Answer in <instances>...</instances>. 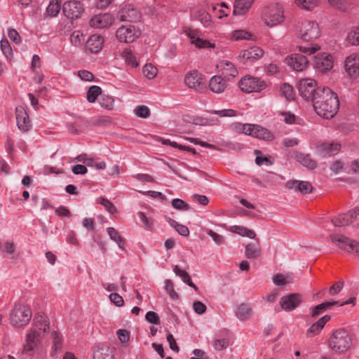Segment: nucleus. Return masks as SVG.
<instances>
[{"label": "nucleus", "instance_id": "obj_1", "mask_svg": "<svg viewBox=\"0 0 359 359\" xmlns=\"http://www.w3.org/2000/svg\"><path fill=\"white\" fill-rule=\"evenodd\" d=\"M312 103L317 114L326 119L334 117L339 107V101L337 94L326 87L318 89Z\"/></svg>", "mask_w": 359, "mask_h": 359}, {"label": "nucleus", "instance_id": "obj_2", "mask_svg": "<svg viewBox=\"0 0 359 359\" xmlns=\"http://www.w3.org/2000/svg\"><path fill=\"white\" fill-rule=\"evenodd\" d=\"M328 346L336 353H345L352 346L351 337L344 329L337 330L330 337Z\"/></svg>", "mask_w": 359, "mask_h": 359}, {"label": "nucleus", "instance_id": "obj_3", "mask_svg": "<svg viewBox=\"0 0 359 359\" xmlns=\"http://www.w3.org/2000/svg\"><path fill=\"white\" fill-rule=\"evenodd\" d=\"M32 317V312L29 306L16 303L9 314L11 325L17 328L27 325Z\"/></svg>", "mask_w": 359, "mask_h": 359}, {"label": "nucleus", "instance_id": "obj_4", "mask_svg": "<svg viewBox=\"0 0 359 359\" xmlns=\"http://www.w3.org/2000/svg\"><path fill=\"white\" fill-rule=\"evenodd\" d=\"M262 20L268 27H274L285 20L284 8L278 3L264 7L262 11Z\"/></svg>", "mask_w": 359, "mask_h": 359}, {"label": "nucleus", "instance_id": "obj_5", "mask_svg": "<svg viewBox=\"0 0 359 359\" xmlns=\"http://www.w3.org/2000/svg\"><path fill=\"white\" fill-rule=\"evenodd\" d=\"M295 32L298 38L304 41L316 39L320 35L318 24L316 21L306 19L297 22Z\"/></svg>", "mask_w": 359, "mask_h": 359}, {"label": "nucleus", "instance_id": "obj_6", "mask_svg": "<svg viewBox=\"0 0 359 359\" xmlns=\"http://www.w3.org/2000/svg\"><path fill=\"white\" fill-rule=\"evenodd\" d=\"M142 30L139 27L133 25H124L118 27L116 32V36L121 43H131L140 37Z\"/></svg>", "mask_w": 359, "mask_h": 359}, {"label": "nucleus", "instance_id": "obj_7", "mask_svg": "<svg viewBox=\"0 0 359 359\" xmlns=\"http://www.w3.org/2000/svg\"><path fill=\"white\" fill-rule=\"evenodd\" d=\"M316 86L317 83L314 79L309 78L302 79L299 81L297 88L299 95L302 97L313 102L318 92V89L321 88L320 87L317 88Z\"/></svg>", "mask_w": 359, "mask_h": 359}, {"label": "nucleus", "instance_id": "obj_8", "mask_svg": "<svg viewBox=\"0 0 359 359\" xmlns=\"http://www.w3.org/2000/svg\"><path fill=\"white\" fill-rule=\"evenodd\" d=\"M240 89L246 93H259L266 88L265 81L253 76H245L239 83Z\"/></svg>", "mask_w": 359, "mask_h": 359}, {"label": "nucleus", "instance_id": "obj_9", "mask_svg": "<svg viewBox=\"0 0 359 359\" xmlns=\"http://www.w3.org/2000/svg\"><path fill=\"white\" fill-rule=\"evenodd\" d=\"M43 338L36 331L29 329L25 335L22 349L23 353L31 355L32 351L39 349L41 347Z\"/></svg>", "mask_w": 359, "mask_h": 359}, {"label": "nucleus", "instance_id": "obj_10", "mask_svg": "<svg viewBox=\"0 0 359 359\" xmlns=\"http://www.w3.org/2000/svg\"><path fill=\"white\" fill-rule=\"evenodd\" d=\"M344 67L348 76L353 79L359 78V53H352L347 55L344 62Z\"/></svg>", "mask_w": 359, "mask_h": 359}, {"label": "nucleus", "instance_id": "obj_11", "mask_svg": "<svg viewBox=\"0 0 359 359\" xmlns=\"http://www.w3.org/2000/svg\"><path fill=\"white\" fill-rule=\"evenodd\" d=\"M334 66V58L327 53H320L314 57L313 67L318 72L325 73L330 71Z\"/></svg>", "mask_w": 359, "mask_h": 359}, {"label": "nucleus", "instance_id": "obj_12", "mask_svg": "<svg viewBox=\"0 0 359 359\" xmlns=\"http://www.w3.org/2000/svg\"><path fill=\"white\" fill-rule=\"evenodd\" d=\"M285 62L291 69L297 72L304 71L309 65V60L306 57L298 53L287 55L285 58Z\"/></svg>", "mask_w": 359, "mask_h": 359}, {"label": "nucleus", "instance_id": "obj_13", "mask_svg": "<svg viewBox=\"0 0 359 359\" xmlns=\"http://www.w3.org/2000/svg\"><path fill=\"white\" fill-rule=\"evenodd\" d=\"M114 16L109 13L94 15L89 22L90 27L96 29H107L115 22Z\"/></svg>", "mask_w": 359, "mask_h": 359}, {"label": "nucleus", "instance_id": "obj_14", "mask_svg": "<svg viewBox=\"0 0 359 359\" xmlns=\"http://www.w3.org/2000/svg\"><path fill=\"white\" fill-rule=\"evenodd\" d=\"M302 302V297L300 294L292 293L282 297L279 304L283 310L290 311L296 309Z\"/></svg>", "mask_w": 359, "mask_h": 359}, {"label": "nucleus", "instance_id": "obj_15", "mask_svg": "<svg viewBox=\"0 0 359 359\" xmlns=\"http://www.w3.org/2000/svg\"><path fill=\"white\" fill-rule=\"evenodd\" d=\"M264 51L258 46H252L243 50L239 53V58L243 63L252 62L263 56Z\"/></svg>", "mask_w": 359, "mask_h": 359}, {"label": "nucleus", "instance_id": "obj_16", "mask_svg": "<svg viewBox=\"0 0 359 359\" xmlns=\"http://www.w3.org/2000/svg\"><path fill=\"white\" fill-rule=\"evenodd\" d=\"M62 11L65 16L74 19L80 17L83 11V8L79 1H69L63 4Z\"/></svg>", "mask_w": 359, "mask_h": 359}, {"label": "nucleus", "instance_id": "obj_17", "mask_svg": "<svg viewBox=\"0 0 359 359\" xmlns=\"http://www.w3.org/2000/svg\"><path fill=\"white\" fill-rule=\"evenodd\" d=\"M359 215V208H355L346 213L339 215L332 219L335 226H345L354 222Z\"/></svg>", "mask_w": 359, "mask_h": 359}, {"label": "nucleus", "instance_id": "obj_18", "mask_svg": "<svg viewBox=\"0 0 359 359\" xmlns=\"http://www.w3.org/2000/svg\"><path fill=\"white\" fill-rule=\"evenodd\" d=\"M184 81L189 88L196 90H200L203 88L202 75L196 70L188 72L184 76Z\"/></svg>", "mask_w": 359, "mask_h": 359}, {"label": "nucleus", "instance_id": "obj_19", "mask_svg": "<svg viewBox=\"0 0 359 359\" xmlns=\"http://www.w3.org/2000/svg\"><path fill=\"white\" fill-rule=\"evenodd\" d=\"M31 330H34L37 334L44 337L49 332V320L46 316L39 315L34 317Z\"/></svg>", "mask_w": 359, "mask_h": 359}, {"label": "nucleus", "instance_id": "obj_20", "mask_svg": "<svg viewBox=\"0 0 359 359\" xmlns=\"http://www.w3.org/2000/svg\"><path fill=\"white\" fill-rule=\"evenodd\" d=\"M118 18L121 21H137L141 18L140 12L132 5H126L118 11Z\"/></svg>", "mask_w": 359, "mask_h": 359}, {"label": "nucleus", "instance_id": "obj_21", "mask_svg": "<svg viewBox=\"0 0 359 359\" xmlns=\"http://www.w3.org/2000/svg\"><path fill=\"white\" fill-rule=\"evenodd\" d=\"M15 115L17 126L19 130L22 132H27L31 126V122L29 116L22 107H17L15 108Z\"/></svg>", "mask_w": 359, "mask_h": 359}, {"label": "nucleus", "instance_id": "obj_22", "mask_svg": "<svg viewBox=\"0 0 359 359\" xmlns=\"http://www.w3.org/2000/svg\"><path fill=\"white\" fill-rule=\"evenodd\" d=\"M332 242L340 249L349 253H353L354 250V242L346 236L341 234L332 235Z\"/></svg>", "mask_w": 359, "mask_h": 359}, {"label": "nucleus", "instance_id": "obj_23", "mask_svg": "<svg viewBox=\"0 0 359 359\" xmlns=\"http://www.w3.org/2000/svg\"><path fill=\"white\" fill-rule=\"evenodd\" d=\"M286 187L288 189L294 190L302 194H307L312 191L313 187L311 184L307 181H299L291 180L286 182Z\"/></svg>", "mask_w": 359, "mask_h": 359}, {"label": "nucleus", "instance_id": "obj_24", "mask_svg": "<svg viewBox=\"0 0 359 359\" xmlns=\"http://www.w3.org/2000/svg\"><path fill=\"white\" fill-rule=\"evenodd\" d=\"M341 149V145L336 142H324L317 147L318 152L323 156L335 155Z\"/></svg>", "mask_w": 359, "mask_h": 359}, {"label": "nucleus", "instance_id": "obj_25", "mask_svg": "<svg viewBox=\"0 0 359 359\" xmlns=\"http://www.w3.org/2000/svg\"><path fill=\"white\" fill-rule=\"evenodd\" d=\"M104 38L98 34L90 36L86 43V48L93 53H99L103 47Z\"/></svg>", "mask_w": 359, "mask_h": 359}, {"label": "nucleus", "instance_id": "obj_26", "mask_svg": "<svg viewBox=\"0 0 359 359\" xmlns=\"http://www.w3.org/2000/svg\"><path fill=\"white\" fill-rule=\"evenodd\" d=\"M223 75L227 79L235 78L238 75V71L235 65L230 61L223 60L217 65Z\"/></svg>", "mask_w": 359, "mask_h": 359}, {"label": "nucleus", "instance_id": "obj_27", "mask_svg": "<svg viewBox=\"0 0 359 359\" xmlns=\"http://www.w3.org/2000/svg\"><path fill=\"white\" fill-rule=\"evenodd\" d=\"M330 316L325 315L314 323L306 331L308 337H313L318 335L325 327V324L330 321Z\"/></svg>", "mask_w": 359, "mask_h": 359}, {"label": "nucleus", "instance_id": "obj_28", "mask_svg": "<svg viewBox=\"0 0 359 359\" xmlns=\"http://www.w3.org/2000/svg\"><path fill=\"white\" fill-rule=\"evenodd\" d=\"M210 90L214 93H222L226 88L225 80L220 76H213L209 81Z\"/></svg>", "mask_w": 359, "mask_h": 359}, {"label": "nucleus", "instance_id": "obj_29", "mask_svg": "<svg viewBox=\"0 0 359 359\" xmlns=\"http://www.w3.org/2000/svg\"><path fill=\"white\" fill-rule=\"evenodd\" d=\"M255 0H236L234 3L233 14L243 15L250 9Z\"/></svg>", "mask_w": 359, "mask_h": 359}, {"label": "nucleus", "instance_id": "obj_30", "mask_svg": "<svg viewBox=\"0 0 359 359\" xmlns=\"http://www.w3.org/2000/svg\"><path fill=\"white\" fill-rule=\"evenodd\" d=\"M295 159L302 165L309 169L313 170L316 168L317 163L315 160L311 158L309 154H304L303 153H297L295 155Z\"/></svg>", "mask_w": 359, "mask_h": 359}, {"label": "nucleus", "instance_id": "obj_31", "mask_svg": "<svg viewBox=\"0 0 359 359\" xmlns=\"http://www.w3.org/2000/svg\"><path fill=\"white\" fill-rule=\"evenodd\" d=\"M121 57L125 60V62L133 68H136L139 66L135 54L130 48H125L121 53Z\"/></svg>", "mask_w": 359, "mask_h": 359}, {"label": "nucleus", "instance_id": "obj_32", "mask_svg": "<svg viewBox=\"0 0 359 359\" xmlns=\"http://www.w3.org/2000/svg\"><path fill=\"white\" fill-rule=\"evenodd\" d=\"M295 5L303 10L313 11L320 5L319 0H294Z\"/></svg>", "mask_w": 359, "mask_h": 359}, {"label": "nucleus", "instance_id": "obj_33", "mask_svg": "<svg viewBox=\"0 0 359 359\" xmlns=\"http://www.w3.org/2000/svg\"><path fill=\"white\" fill-rule=\"evenodd\" d=\"M257 243H259L257 241ZM261 255V249L259 243H249L245 246V255L248 259H256Z\"/></svg>", "mask_w": 359, "mask_h": 359}, {"label": "nucleus", "instance_id": "obj_34", "mask_svg": "<svg viewBox=\"0 0 359 359\" xmlns=\"http://www.w3.org/2000/svg\"><path fill=\"white\" fill-rule=\"evenodd\" d=\"M107 232L109 238L116 243L119 248L124 250L125 239L119 234L118 231L113 227H108L107 228Z\"/></svg>", "mask_w": 359, "mask_h": 359}, {"label": "nucleus", "instance_id": "obj_35", "mask_svg": "<svg viewBox=\"0 0 359 359\" xmlns=\"http://www.w3.org/2000/svg\"><path fill=\"white\" fill-rule=\"evenodd\" d=\"M173 271L175 273L180 276L182 280L187 283L189 286L193 287L195 291L198 290V287L196 285L192 282L189 275L184 271L181 269L178 266H175L174 267Z\"/></svg>", "mask_w": 359, "mask_h": 359}, {"label": "nucleus", "instance_id": "obj_36", "mask_svg": "<svg viewBox=\"0 0 359 359\" xmlns=\"http://www.w3.org/2000/svg\"><path fill=\"white\" fill-rule=\"evenodd\" d=\"M229 230L235 233L241 235L242 236L248 237L250 238H255L256 236L255 233L246 227L238 225H233L230 226Z\"/></svg>", "mask_w": 359, "mask_h": 359}, {"label": "nucleus", "instance_id": "obj_37", "mask_svg": "<svg viewBox=\"0 0 359 359\" xmlns=\"http://www.w3.org/2000/svg\"><path fill=\"white\" fill-rule=\"evenodd\" d=\"M255 130V137L266 141H271L274 138V136L271 131L259 125H256Z\"/></svg>", "mask_w": 359, "mask_h": 359}, {"label": "nucleus", "instance_id": "obj_38", "mask_svg": "<svg viewBox=\"0 0 359 359\" xmlns=\"http://www.w3.org/2000/svg\"><path fill=\"white\" fill-rule=\"evenodd\" d=\"M236 315L241 320H245L251 316V309L247 304H241L236 312Z\"/></svg>", "mask_w": 359, "mask_h": 359}, {"label": "nucleus", "instance_id": "obj_39", "mask_svg": "<svg viewBox=\"0 0 359 359\" xmlns=\"http://www.w3.org/2000/svg\"><path fill=\"white\" fill-rule=\"evenodd\" d=\"M196 18L205 27H209L212 25L213 22L211 16L205 11H198L196 15Z\"/></svg>", "mask_w": 359, "mask_h": 359}, {"label": "nucleus", "instance_id": "obj_40", "mask_svg": "<svg viewBox=\"0 0 359 359\" xmlns=\"http://www.w3.org/2000/svg\"><path fill=\"white\" fill-rule=\"evenodd\" d=\"M346 40L352 46L359 45V27H353L348 32Z\"/></svg>", "mask_w": 359, "mask_h": 359}, {"label": "nucleus", "instance_id": "obj_41", "mask_svg": "<svg viewBox=\"0 0 359 359\" xmlns=\"http://www.w3.org/2000/svg\"><path fill=\"white\" fill-rule=\"evenodd\" d=\"M102 94V89L97 86H92L87 92V100L93 103L95 102L99 95Z\"/></svg>", "mask_w": 359, "mask_h": 359}, {"label": "nucleus", "instance_id": "obj_42", "mask_svg": "<svg viewBox=\"0 0 359 359\" xmlns=\"http://www.w3.org/2000/svg\"><path fill=\"white\" fill-rule=\"evenodd\" d=\"M143 74L148 79H154L158 74V69L151 63H147L142 69Z\"/></svg>", "mask_w": 359, "mask_h": 359}, {"label": "nucleus", "instance_id": "obj_43", "mask_svg": "<svg viewBox=\"0 0 359 359\" xmlns=\"http://www.w3.org/2000/svg\"><path fill=\"white\" fill-rule=\"evenodd\" d=\"M85 41V36L79 31H74L70 36L71 43L74 46H81Z\"/></svg>", "mask_w": 359, "mask_h": 359}, {"label": "nucleus", "instance_id": "obj_44", "mask_svg": "<svg viewBox=\"0 0 359 359\" xmlns=\"http://www.w3.org/2000/svg\"><path fill=\"white\" fill-rule=\"evenodd\" d=\"M100 106L107 110H111L114 107V100L108 95H102L99 99Z\"/></svg>", "mask_w": 359, "mask_h": 359}, {"label": "nucleus", "instance_id": "obj_45", "mask_svg": "<svg viewBox=\"0 0 359 359\" xmlns=\"http://www.w3.org/2000/svg\"><path fill=\"white\" fill-rule=\"evenodd\" d=\"M94 359H114V356L109 348H101L95 351Z\"/></svg>", "mask_w": 359, "mask_h": 359}, {"label": "nucleus", "instance_id": "obj_46", "mask_svg": "<svg viewBox=\"0 0 359 359\" xmlns=\"http://www.w3.org/2000/svg\"><path fill=\"white\" fill-rule=\"evenodd\" d=\"M60 8L61 6L59 0H51L47 7L46 11L48 15L55 17L59 13Z\"/></svg>", "mask_w": 359, "mask_h": 359}, {"label": "nucleus", "instance_id": "obj_47", "mask_svg": "<svg viewBox=\"0 0 359 359\" xmlns=\"http://www.w3.org/2000/svg\"><path fill=\"white\" fill-rule=\"evenodd\" d=\"M0 48L8 60H11L13 57V50L10 43L6 39H3L1 40Z\"/></svg>", "mask_w": 359, "mask_h": 359}, {"label": "nucleus", "instance_id": "obj_48", "mask_svg": "<svg viewBox=\"0 0 359 359\" xmlns=\"http://www.w3.org/2000/svg\"><path fill=\"white\" fill-rule=\"evenodd\" d=\"M291 282L292 278L290 276L278 273L273 277V283L278 286H284Z\"/></svg>", "mask_w": 359, "mask_h": 359}, {"label": "nucleus", "instance_id": "obj_49", "mask_svg": "<svg viewBox=\"0 0 359 359\" xmlns=\"http://www.w3.org/2000/svg\"><path fill=\"white\" fill-rule=\"evenodd\" d=\"M298 49L300 52L310 55L320 50V46L318 44H310L306 46H299Z\"/></svg>", "mask_w": 359, "mask_h": 359}, {"label": "nucleus", "instance_id": "obj_50", "mask_svg": "<svg viewBox=\"0 0 359 359\" xmlns=\"http://www.w3.org/2000/svg\"><path fill=\"white\" fill-rule=\"evenodd\" d=\"M280 120L287 124L296 123V116L294 114L289 111H283L280 113Z\"/></svg>", "mask_w": 359, "mask_h": 359}, {"label": "nucleus", "instance_id": "obj_51", "mask_svg": "<svg viewBox=\"0 0 359 359\" xmlns=\"http://www.w3.org/2000/svg\"><path fill=\"white\" fill-rule=\"evenodd\" d=\"M281 91L283 95L287 98L288 100H293L294 97V90L292 86L288 83H284L281 86Z\"/></svg>", "mask_w": 359, "mask_h": 359}, {"label": "nucleus", "instance_id": "obj_52", "mask_svg": "<svg viewBox=\"0 0 359 359\" xmlns=\"http://www.w3.org/2000/svg\"><path fill=\"white\" fill-rule=\"evenodd\" d=\"M97 201H98V203L102 204L106 210H107L109 213L113 214L116 212V207L108 199L103 198V197H100L97 199Z\"/></svg>", "mask_w": 359, "mask_h": 359}, {"label": "nucleus", "instance_id": "obj_53", "mask_svg": "<svg viewBox=\"0 0 359 359\" xmlns=\"http://www.w3.org/2000/svg\"><path fill=\"white\" fill-rule=\"evenodd\" d=\"M134 111L137 116L143 118H146L149 117V116L150 114L149 109L147 106H144V105L137 106L135 109Z\"/></svg>", "mask_w": 359, "mask_h": 359}, {"label": "nucleus", "instance_id": "obj_54", "mask_svg": "<svg viewBox=\"0 0 359 359\" xmlns=\"http://www.w3.org/2000/svg\"><path fill=\"white\" fill-rule=\"evenodd\" d=\"M211 114L219 115L221 117H232L237 115V112L234 109H228L222 110H212Z\"/></svg>", "mask_w": 359, "mask_h": 359}, {"label": "nucleus", "instance_id": "obj_55", "mask_svg": "<svg viewBox=\"0 0 359 359\" xmlns=\"http://www.w3.org/2000/svg\"><path fill=\"white\" fill-rule=\"evenodd\" d=\"M198 48H214L215 44L201 38H199L194 44Z\"/></svg>", "mask_w": 359, "mask_h": 359}, {"label": "nucleus", "instance_id": "obj_56", "mask_svg": "<svg viewBox=\"0 0 359 359\" xmlns=\"http://www.w3.org/2000/svg\"><path fill=\"white\" fill-rule=\"evenodd\" d=\"M138 215L141 222L144 224V228L147 230H151L154 226V221L148 218L142 212H139Z\"/></svg>", "mask_w": 359, "mask_h": 359}, {"label": "nucleus", "instance_id": "obj_57", "mask_svg": "<svg viewBox=\"0 0 359 359\" xmlns=\"http://www.w3.org/2000/svg\"><path fill=\"white\" fill-rule=\"evenodd\" d=\"M172 205L177 210H187L189 207L187 203H186L184 201L180 198H175L172 201Z\"/></svg>", "mask_w": 359, "mask_h": 359}, {"label": "nucleus", "instance_id": "obj_58", "mask_svg": "<svg viewBox=\"0 0 359 359\" xmlns=\"http://www.w3.org/2000/svg\"><path fill=\"white\" fill-rule=\"evenodd\" d=\"M232 36L235 40L249 39L252 34L245 30H236L233 33Z\"/></svg>", "mask_w": 359, "mask_h": 359}, {"label": "nucleus", "instance_id": "obj_59", "mask_svg": "<svg viewBox=\"0 0 359 359\" xmlns=\"http://www.w3.org/2000/svg\"><path fill=\"white\" fill-rule=\"evenodd\" d=\"M8 36L9 39L16 44H19L21 42V37L19 33L13 28L8 29Z\"/></svg>", "mask_w": 359, "mask_h": 359}, {"label": "nucleus", "instance_id": "obj_60", "mask_svg": "<svg viewBox=\"0 0 359 359\" xmlns=\"http://www.w3.org/2000/svg\"><path fill=\"white\" fill-rule=\"evenodd\" d=\"M213 347L217 351H221L224 348H227L229 346V341L226 339H215L212 343Z\"/></svg>", "mask_w": 359, "mask_h": 359}, {"label": "nucleus", "instance_id": "obj_61", "mask_svg": "<svg viewBox=\"0 0 359 359\" xmlns=\"http://www.w3.org/2000/svg\"><path fill=\"white\" fill-rule=\"evenodd\" d=\"M255 127H256L255 124L246 123V124H243L242 126L241 130H242L243 133H245V135L255 137V130H256Z\"/></svg>", "mask_w": 359, "mask_h": 359}, {"label": "nucleus", "instance_id": "obj_62", "mask_svg": "<svg viewBox=\"0 0 359 359\" xmlns=\"http://www.w3.org/2000/svg\"><path fill=\"white\" fill-rule=\"evenodd\" d=\"M206 306L200 301L195 302L193 304V309L198 315H201L206 311Z\"/></svg>", "mask_w": 359, "mask_h": 359}, {"label": "nucleus", "instance_id": "obj_63", "mask_svg": "<svg viewBox=\"0 0 359 359\" xmlns=\"http://www.w3.org/2000/svg\"><path fill=\"white\" fill-rule=\"evenodd\" d=\"M109 299L116 306H122L124 304L123 297L117 293H111L109 295Z\"/></svg>", "mask_w": 359, "mask_h": 359}, {"label": "nucleus", "instance_id": "obj_64", "mask_svg": "<svg viewBox=\"0 0 359 359\" xmlns=\"http://www.w3.org/2000/svg\"><path fill=\"white\" fill-rule=\"evenodd\" d=\"M116 334L118 336V339L122 343H127L130 339V334L126 330H123V329L118 330L116 332Z\"/></svg>", "mask_w": 359, "mask_h": 359}]
</instances>
